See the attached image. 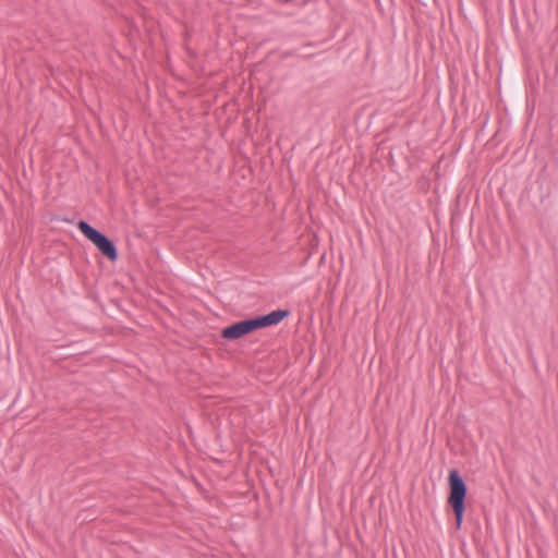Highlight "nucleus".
<instances>
[{
  "instance_id": "obj_2",
  "label": "nucleus",
  "mask_w": 558,
  "mask_h": 558,
  "mask_svg": "<svg viewBox=\"0 0 558 558\" xmlns=\"http://www.w3.org/2000/svg\"><path fill=\"white\" fill-rule=\"evenodd\" d=\"M77 228L107 258L112 262L118 259V251L114 243L105 234L83 220L78 221Z\"/></svg>"
},
{
  "instance_id": "obj_4",
  "label": "nucleus",
  "mask_w": 558,
  "mask_h": 558,
  "mask_svg": "<svg viewBox=\"0 0 558 558\" xmlns=\"http://www.w3.org/2000/svg\"><path fill=\"white\" fill-rule=\"evenodd\" d=\"M289 316V311L287 310H277L272 311L266 315L254 317L257 329L265 328L268 326L277 325L282 319Z\"/></svg>"
},
{
  "instance_id": "obj_3",
  "label": "nucleus",
  "mask_w": 558,
  "mask_h": 558,
  "mask_svg": "<svg viewBox=\"0 0 558 558\" xmlns=\"http://www.w3.org/2000/svg\"><path fill=\"white\" fill-rule=\"evenodd\" d=\"M254 330H257V326L254 318L245 319L232 324L222 329L221 336L226 339H238Z\"/></svg>"
},
{
  "instance_id": "obj_1",
  "label": "nucleus",
  "mask_w": 558,
  "mask_h": 558,
  "mask_svg": "<svg viewBox=\"0 0 558 558\" xmlns=\"http://www.w3.org/2000/svg\"><path fill=\"white\" fill-rule=\"evenodd\" d=\"M448 482V504L452 507L456 517V527L460 529L462 524L463 513L465 510L464 500L466 496V485L458 470H451L449 472Z\"/></svg>"
}]
</instances>
